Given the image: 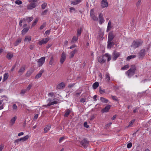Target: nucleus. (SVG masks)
<instances>
[{"label": "nucleus", "instance_id": "f257e3e1", "mask_svg": "<svg viewBox=\"0 0 151 151\" xmlns=\"http://www.w3.org/2000/svg\"><path fill=\"white\" fill-rule=\"evenodd\" d=\"M107 59L108 62L111 59V55L108 53H106L103 56L99 57L98 58V61L100 63H103L105 62Z\"/></svg>", "mask_w": 151, "mask_h": 151}, {"label": "nucleus", "instance_id": "f03ea898", "mask_svg": "<svg viewBox=\"0 0 151 151\" xmlns=\"http://www.w3.org/2000/svg\"><path fill=\"white\" fill-rule=\"evenodd\" d=\"M38 0H29L28 2L30 3L27 6V9L28 10L32 9L35 8L37 6V3Z\"/></svg>", "mask_w": 151, "mask_h": 151}, {"label": "nucleus", "instance_id": "7ed1b4c3", "mask_svg": "<svg viewBox=\"0 0 151 151\" xmlns=\"http://www.w3.org/2000/svg\"><path fill=\"white\" fill-rule=\"evenodd\" d=\"M136 69V67L135 65H131L130 68L126 72V75L128 76L129 75H133Z\"/></svg>", "mask_w": 151, "mask_h": 151}, {"label": "nucleus", "instance_id": "20e7f679", "mask_svg": "<svg viewBox=\"0 0 151 151\" xmlns=\"http://www.w3.org/2000/svg\"><path fill=\"white\" fill-rule=\"evenodd\" d=\"M143 41L142 40L134 41L132 42L131 45L132 47H133L134 48L138 47L139 46L142 45Z\"/></svg>", "mask_w": 151, "mask_h": 151}, {"label": "nucleus", "instance_id": "39448f33", "mask_svg": "<svg viewBox=\"0 0 151 151\" xmlns=\"http://www.w3.org/2000/svg\"><path fill=\"white\" fill-rule=\"evenodd\" d=\"M79 142L81 145V147H83L84 148H87L89 144V141L86 138L83 139L81 141H80Z\"/></svg>", "mask_w": 151, "mask_h": 151}, {"label": "nucleus", "instance_id": "423d86ee", "mask_svg": "<svg viewBox=\"0 0 151 151\" xmlns=\"http://www.w3.org/2000/svg\"><path fill=\"white\" fill-rule=\"evenodd\" d=\"M120 55L119 52H117L115 51H114L112 53V60L113 61H115Z\"/></svg>", "mask_w": 151, "mask_h": 151}, {"label": "nucleus", "instance_id": "0eeeda50", "mask_svg": "<svg viewBox=\"0 0 151 151\" xmlns=\"http://www.w3.org/2000/svg\"><path fill=\"white\" fill-rule=\"evenodd\" d=\"M145 51L144 49H142L140 50L138 53V57L139 59H142L145 55Z\"/></svg>", "mask_w": 151, "mask_h": 151}, {"label": "nucleus", "instance_id": "6e6552de", "mask_svg": "<svg viewBox=\"0 0 151 151\" xmlns=\"http://www.w3.org/2000/svg\"><path fill=\"white\" fill-rule=\"evenodd\" d=\"M37 60V63L38 66L39 67L41 66L45 62V57H42Z\"/></svg>", "mask_w": 151, "mask_h": 151}, {"label": "nucleus", "instance_id": "1a4fd4ad", "mask_svg": "<svg viewBox=\"0 0 151 151\" xmlns=\"http://www.w3.org/2000/svg\"><path fill=\"white\" fill-rule=\"evenodd\" d=\"M50 38L49 37H47L43 39L38 42V44L40 45H42V44H45L48 41L50 40Z\"/></svg>", "mask_w": 151, "mask_h": 151}, {"label": "nucleus", "instance_id": "9d476101", "mask_svg": "<svg viewBox=\"0 0 151 151\" xmlns=\"http://www.w3.org/2000/svg\"><path fill=\"white\" fill-rule=\"evenodd\" d=\"M90 16L91 18L94 21H97L98 20V18L96 17L94 13V9H91L90 11Z\"/></svg>", "mask_w": 151, "mask_h": 151}, {"label": "nucleus", "instance_id": "9b49d317", "mask_svg": "<svg viewBox=\"0 0 151 151\" xmlns=\"http://www.w3.org/2000/svg\"><path fill=\"white\" fill-rule=\"evenodd\" d=\"M66 58V55L64 52H63L61 54V57L60 60V63L62 64L65 61Z\"/></svg>", "mask_w": 151, "mask_h": 151}, {"label": "nucleus", "instance_id": "f8f14e48", "mask_svg": "<svg viewBox=\"0 0 151 151\" xmlns=\"http://www.w3.org/2000/svg\"><path fill=\"white\" fill-rule=\"evenodd\" d=\"M101 3V6L103 8L107 7L108 6V4L107 0H102Z\"/></svg>", "mask_w": 151, "mask_h": 151}, {"label": "nucleus", "instance_id": "ddd939ff", "mask_svg": "<svg viewBox=\"0 0 151 151\" xmlns=\"http://www.w3.org/2000/svg\"><path fill=\"white\" fill-rule=\"evenodd\" d=\"M114 37V35L112 32H109L108 35V41H111Z\"/></svg>", "mask_w": 151, "mask_h": 151}, {"label": "nucleus", "instance_id": "4468645a", "mask_svg": "<svg viewBox=\"0 0 151 151\" xmlns=\"http://www.w3.org/2000/svg\"><path fill=\"white\" fill-rule=\"evenodd\" d=\"M111 107V105H107L104 108L101 110V111L103 113L107 112L109 111Z\"/></svg>", "mask_w": 151, "mask_h": 151}, {"label": "nucleus", "instance_id": "2eb2a0df", "mask_svg": "<svg viewBox=\"0 0 151 151\" xmlns=\"http://www.w3.org/2000/svg\"><path fill=\"white\" fill-rule=\"evenodd\" d=\"M52 100L51 99L49 98L47 100V103H49V105L51 106L55 104H57L58 102L57 101H52Z\"/></svg>", "mask_w": 151, "mask_h": 151}, {"label": "nucleus", "instance_id": "dca6fc26", "mask_svg": "<svg viewBox=\"0 0 151 151\" xmlns=\"http://www.w3.org/2000/svg\"><path fill=\"white\" fill-rule=\"evenodd\" d=\"M25 68L26 66L25 65H23L21 66L18 72V73L19 75H22L24 72Z\"/></svg>", "mask_w": 151, "mask_h": 151}, {"label": "nucleus", "instance_id": "f3484780", "mask_svg": "<svg viewBox=\"0 0 151 151\" xmlns=\"http://www.w3.org/2000/svg\"><path fill=\"white\" fill-rule=\"evenodd\" d=\"M65 86V84L64 83L62 82L57 85L56 88L58 89H60L64 88Z\"/></svg>", "mask_w": 151, "mask_h": 151}, {"label": "nucleus", "instance_id": "a211bd4d", "mask_svg": "<svg viewBox=\"0 0 151 151\" xmlns=\"http://www.w3.org/2000/svg\"><path fill=\"white\" fill-rule=\"evenodd\" d=\"M33 19V18L32 17H26L23 19V22H30L32 21Z\"/></svg>", "mask_w": 151, "mask_h": 151}, {"label": "nucleus", "instance_id": "6ab92c4d", "mask_svg": "<svg viewBox=\"0 0 151 151\" xmlns=\"http://www.w3.org/2000/svg\"><path fill=\"white\" fill-rule=\"evenodd\" d=\"M13 56V54L12 52H9L7 53L6 57L8 60H10Z\"/></svg>", "mask_w": 151, "mask_h": 151}, {"label": "nucleus", "instance_id": "aec40b11", "mask_svg": "<svg viewBox=\"0 0 151 151\" xmlns=\"http://www.w3.org/2000/svg\"><path fill=\"white\" fill-rule=\"evenodd\" d=\"M99 23L100 24H102L104 21V20L103 17V14L101 13L99 15Z\"/></svg>", "mask_w": 151, "mask_h": 151}, {"label": "nucleus", "instance_id": "412c9836", "mask_svg": "<svg viewBox=\"0 0 151 151\" xmlns=\"http://www.w3.org/2000/svg\"><path fill=\"white\" fill-rule=\"evenodd\" d=\"M51 125L50 124L48 125L45 127L44 129V133H45L47 132L51 128Z\"/></svg>", "mask_w": 151, "mask_h": 151}, {"label": "nucleus", "instance_id": "4be33fe9", "mask_svg": "<svg viewBox=\"0 0 151 151\" xmlns=\"http://www.w3.org/2000/svg\"><path fill=\"white\" fill-rule=\"evenodd\" d=\"M107 43V48L109 49H110L111 47L113 46L114 45L113 42L109 41H108Z\"/></svg>", "mask_w": 151, "mask_h": 151}, {"label": "nucleus", "instance_id": "5701e85b", "mask_svg": "<svg viewBox=\"0 0 151 151\" xmlns=\"http://www.w3.org/2000/svg\"><path fill=\"white\" fill-rule=\"evenodd\" d=\"M49 55L50 57V59L49 63L50 65H52L54 62V55L52 54H50Z\"/></svg>", "mask_w": 151, "mask_h": 151}, {"label": "nucleus", "instance_id": "b1692460", "mask_svg": "<svg viewBox=\"0 0 151 151\" xmlns=\"http://www.w3.org/2000/svg\"><path fill=\"white\" fill-rule=\"evenodd\" d=\"M29 136L28 135H27L24 137H22L20 138L19 139L20 141H22L23 142L27 140L29 138Z\"/></svg>", "mask_w": 151, "mask_h": 151}, {"label": "nucleus", "instance_id": "393cba45", "mask_svg": "<svg viewBox=\"0 0 151 151\" xmlns=\"http://www.w3.org/2000/svg\"><path fill=\"white\" fill-rule=\"evenodd\" d=\"M22 39L20 38H18L17 40H16L15 42L14 43V46H17L21 42Z\"/></svg>", "mask_w": 151, "mask_h": 151}, {"label": "nucleus", "instance_id": "a878e982", "mask_svg": "<svg viewBox=\"0 0 151 151\" xmlns=\"http://www.w3.org/2000/svg\"><path fill=\"white\" fill-rule=\"evenodd\" d=\"M101 101L103 103H107L109 101L108 99H105L103 97H101L100 98Z\"/></svg>", "mask_w": 151, "mask_h": 151}, {"label": "nucleus", "instance_id": "bb28decb", "mask_svg": "<svg viewBox=\"0 0 151 151\" xmlns=\"http://www.w3.org/2000/svg\"><path fill=\"white\" fill-rule=\"evenodd\" d=\"M29 27H28L23 29L22 31V34L24 35L27 32L29 29Z\"/></svg>", "mask_w": 151, "mask_h": 151}, {"label": "nucleus", "instance_id": "cd10ccee", "mask_svg": "<svg viewBox=\"0 0 151 151\" xmlns=\"http://www.w3.org/2000/svg\"><path fill=\"white\" fill-rule=\"evenodd\" d=\"M77 52V50L75 49L73 51L70 52V57L71 58L73 57L75 54Z\"/></svg>", "mask_w": 151, "mask_h": 151}, {"label": "nucleus", "instance_id": "c85d7f7f", "mask_svg": "<svg viewBox=\"0 0 151 151\" xmlns=\"http://www.w3.org/2000/svg\"><path fill=\"white\" fill-rule=\"evenodd\" d=\"M65 114L64 116L65 117H67L71 112V111L69 109H67L65 111Z\"/></svg>", "mask_w": 151, "mask_h": 151}, {"label": "nucleus", "instance_id": "c756f323", "mask_svg": "<svg viewBox=\"0 0 151 151\" xmlns=\"http://www.w3.org/2000/svg\"><path fill=\"white\" fill-rule=\"evenodd\" d=\"M111 22L110 21H109L107 27L106 29L107 32H108L111 28Z\"/></svg>", "mask_w": 151, "mask_h": 151}, {"label": "nucleus", "instance_id": "7c9ffc66", "mask_svg": "<svg viewBox=\"0 0 151 151\" xmlns=\"http://www.w3.org/2000/svg\"><path fill=\"white\" fill-rule=\"evenodd\" d=\"M78 37H76L74 36L72 38L71 41V43H74L78 40Z\"/></svg>", "mask_w": 151, "mask_h": 151}, {"label": "nucleus", "instance_id": "2f4dec72", "mask_svg": "<svg viewBox=\"0 0 151 151\" xmlns=\"http://www.w3.org/2000/svg\"><path fill=\"white\" fill-rule=\"evenodd\" d=\"M99 83L98 82H96L94 83L92 85V87L93 89H96L99 86Z\"/></svg>", "mask_w": 151, "mask_h": 151}, {"label": "nucleus", "instance_id": "473e14b6", "mask_svg": "<svg viewBox=\"0 0 151 151\" xmlns=\"http://www.w3.org/2000/svg\"><path fill=\"white\" fill-rule=\"evenodd\" d=\"M34 70L33 69H31L28 71L26 74V76H30L34 72Z\"/></svg>", "mask_w": 151, "mask_h": 151}, {"label": "nucleus", "instance_id": "72a5a7b5", "mask_svg": "<svg viewBox=\"0 0 151 151\" xmlns=\"http://www.w3.org/2000/svg\"><path fill=\"white\" fill-rule=\"evenodd\" d=\"M129 68V65L128 64L124 65V66L122 67L121 70H126L128 69Z\"/></svg>", "mask_w": 151, "mask_h": 151}, {"label": "nucleus", "instance_id": "f704fd0d", "mask_svg": "<svg viewBox=\"0 0 151 151\" xmlns=\"http://www.w3.org/2000/svg\"><path fill=\"white\" fill-rule=\"evenodd\" d=\"M17 117L15 116L13 117L11 120V122L12 123V125H13L15 123V122L17 119Z\"/></svg>", "mask_w": 151, "mask_h": 151}, {"label": "nucleus", "instance_id": "c9c22d12", "mask_svg": "<svg viewBox=\"0 0 151 151\" xmlns=\"http://www.w3.org/2000/svg\"><path fill=\"white\" fill-rule=\"evenodd\" d=\"M81 33V28H79L77 29V35L78 37L79 36Z\"/></svg>", "mask_w": 151, "mask_h": 151}, {"label": "nucleus", "instance_id": "e433bc0d", "mask_svg": "<svg viewBox=\"0 0 151 151\" xmlns=\"http://www.w3.org/2000/svg\"><path fill=\"white\" fill-rule=\"evenodd\" d=\"M99 92L101 94H103L105 93V90L102 89L100 87L99 89Z\"/></svg>", "mask_w": 151, "mask_h": 151}, {"label": "nucleus", "instance_id": "4c0bfd02", "mask_svg": "<svg viewBox=\"0 0 151 151\" xmlns=\"http://www.w3.org/2000/svg\"><path fill=\"white\" fill-rule=\"evenodd\" d=\"M136 57V55H134L129 56L127 58V60H129L132 58H135Z\"/></svg>", "mask_w": 151, "mask_h": 151}, {"label": "nucleus", "instance_id": "58836bf2", "mask_svg": "<svg viewBox=\"0 0 151 151\" xmlns=\"http://www.w3.org/2000/svg\"><path fill=\"white\" fill-rule=\"evenodd\" d=\"M31 40V37H30L26 36L24 40V41L25 42L27 41H30Z\"/></svg>", "mask_w": 151, "mask_h": 151}, {"label": "nucleus", "instance_id": "ea45409f", "mask_svg": "<svg viewBox=\"0 0 151 151\" xmlns=\"http://www.w3.org/2000/svg\"><path fill=\"white\" fill-rule=\"evenodd\" d=\"M111 97L112 99L114 101H119V99L117 98L116 96H115L112 95Z\"/></svg>", "mask_w": 151, "mask_h": 151}, {"label": "nucleus", "instance_id": "a19ab883", "mask_svg": "<svg viewBox=\"0 0 151 151\" xmlns=\"http://www.w3.org/2000/svg\"><path fill=\"white\" fill-rule=\"evenodd\" d=\"M47 6V3H44L41 5L42 9H45Z\"/></svg>", "mask_w": 151, "mask_h": 151}, {"label": "nucleus", "instance_id": "79ce46f5", "mask_svg": "<svg viewBox=\"0 0 151 151\" xmlns=\"http://www.w3.org/2000/svg\"><path fill=\"white\" fill-rule=\"evenodd\" d=\"M135 121V120H132L129 123V125L128 126V127H131V126L134 123Z\"/></svg>", "mask_w": 151, "mask_h": 151}, {"label": "nucleus", "instance_id": "37998d69", "mask_svg": "<svg viewBox=\"0 0 151 151\" xmlns=\"http://www.w3.org/2000/svg\"><path fill=\"white\" fill-rule=\"evenodd\" d=\"M15 3L17 4L20 5L22 4V2L20 0H17L15 1Z\"/></svg>", "mask_w": 151, "mask_h": 151}, {"label": "nucleus", "instance_id": "c03bdc74", "mask_svg": "<svg viewBox=\"0 0 151 151\" xmlns=\"http://www.w3.org/2000/svg\"><path fill=\"white\" fill-rule=\"evenodd\" d=\"M105 81L108 82H109L110 80V77L109 76H105Z\"/></svg>", "mask_w": 151, "mask_h": 151}, {"label": "nucleus", "instance_id": "a18cd8bd", "mask_svg": "<svg viewBox=\"0 0 151 151\" xmlns=\"http://www.w3.org/2000/svg\"><path fill=\"white\" fill-rule=\"evenodd\" d=\"M48 12V10L47 9L45 10L44 11L42 12L41 13L42 15H46V14Z\"/></svg>", "mask_w": 151, "mask_h": 151}, {"label": "nucleus", "instance_id": "49530a36", "mask_svg": "<svg viewBox=\"0 0 151 151\" xmlns=\"http://www.w3.org/2000/svg\"><path fill=\"white\" fill-rule=\"evenodd\" d=\"M44 70H41L39 73H38L36 76H41L42 73L44 72Z\"/></svg>", "mask_w": 151, "mask_h": 151}, {"label": "nucleus", "instance_id": "de8ad7c7", "mask_svg": "<svg viewBox=\"0 0 151 151\" xmlns=\"http://www.w3.org/2000/svg\"><path fill=\"white\" fill-rule=\"evenodd\" d=\"M38 21V19H36L32 24V26H34L37 23Z\"/></svg>", "mask_w": 151, "mask_h": 151}, {"label": "nucleus", "instance_id": "09e8293b", "mask_svg": "<svg viewBox=\"0 0 151 151\" xmlns=\"http://www.w3.org/2000/svg\"><path fill=\"white\" fill-rule=\"evenodd\" d=\"M132 146V143L131 142H130L127 144V148H130Z\"/></svg>", "mask_w": 151, "mask_h": 151}, {"label": "nucleus", "instance_id": "8fccbe9b", "mask_svg": "<svg viewBox=\"0 0 151 151\" xmlns=\"http://www.w3.org/2000/svg\"><path fill=\"white\" fill-rule=\"evenodd\" d=\"M46 26L45 24H44L41 25L40 27V29L41 30L43 29Z\"/></svg>", "mask_w": 151, "mask_h": 151}, {"label": "nucleus", "instance_id": "3c124183", "mask_svg": "<svg viewBox=\"0 0 151 151\" xmlns=\"http://www.w3.org/2000/svg\"><path fill=\"white\" fill-rule=\"evenodd\" d=\"M83 125L86 128H88L89 127V125H88L87 123L86 122H85L84 123Z\"/></svg>", "mask_w": 151, "mask_h": 151}, {"label": "nucleus", "instance_id": "603ef678", "mask_svg": "<svg viewBox=\"0 0 151 151\" xmlns=\"http://www.w3.org/2000/svg\"><path fill=\"white\" fill-rule=\"evenodd\" d=\"M75 85V83H70L68 85V87L69 88H71L73 87Z\"/></svg>", "mask_w": 151, "mask_h": 151}, {"label": "nucleus", "instance_id": "864d4df0", "mask_svg": "<svg viewBox=\"0 0 151 151\" xmlns=\"http://www.w3.org/2000/svg\"><path fill=\"white\" fill-rule=\"evenodd\" d=\"M65 139V138L64 137H61L59 140V142L60 143L62 142V141H63Z\"/></svg>", "mask_w": 151, "mask_h": 151}, {"label": "nucleus", "instance_id": "5fc2aeb1", "mask_svg": "<svg viewBox=\"0 0 151 151\" xmlns=\"http://www.w3.org/2000/svg\"><path fill=\"white\" fill-rule=\"evenodd\" d=\"M20 141V140L19 139H17L15 140L14 143H15V145H18L19 142Z\"/></svg>", "mask_w": 151, "mask_h": 151}, {"label": "nucleus", "instance_id": "6e6d98bb", "mask_svg": "<svg viewBox=\"0 0 151 151\" xmlns=\"http://www.w3.org/2000/svg\"><path fill=\"white\" fill-rule=\"evenodd\" d=\"M26 91V90H22L21 91V92H20V93L21 95H23L25 93Z\"/></svg>", "mask_w": 151, "mask_h": 151}, {"label": "nucleus", "instance_id": "4d7b16f0", "mask_svg": "<svg viewBox=\"0 0 151 151\" xmlns=\"http://www.w3.org/2000/svg\"><path fill=\"white\" fill-rule=\"evenodd\" d=\"M12 108L13 110H16L17 108V106L16 104H14L12 106Z\"/></svg>", "mask_w": 151, "mask_h": 151}, {"label": "nucleus", "instance_id": "13d9d810", "mask_svg": "<svg viewBox=\"0 0 151 151\" xmlns=\"http://www.w3.org/2000/svg\"><path fill=\"white\" fill-rule=\"evenodd\" d=\"M32 85L31 84H29L27 88V90H29L32 87Z\"/></svg>", "mask_w": 151, "mask_h": 151}, {"label": "nucleus", "instance_id": "bf43d9fd", "mask_svg": "<svg viewBox=\"0 0 151 151\" xmlns=\"http://www.w3.org/2000/svg\"><path fill=\"white\" fill-rule=\"evenodd\" d=\"M23 22V20H20V21H19V26L20 27H21L22 26V23Z\"/></svg>", "mask_w": 151, "mask_h": 151}, {"label": "nucleus", "instance_id": "052dcab7", "mask_svg": "<svg viewBox=\"0 0 151 151\" xmlns=\"http://www.w3.org/2000/svg\"><path fill=\"white\" fill-rule=\"evenodd\" d=\"M8 78V76H4V78L3 79V81H5Z\"/></svg>", "mask_w": 151, "mask_h": 151}, {"label": "nucleus", "instance_id": "680f3d73", "mask_svg": "<svg viewBox=\"0 0 151 151\" xmlns=\"http://www.w3.org/2000/svg\"><path fill=\"white\" fill-rule=\"evenodd\" d=\"M48 95L51 96V97L52 96L54 95V93L52 92L49 93L48 94Z\"/></svg>", "mask_w": 151, "mask_h": 151}, {"label": "nucleus", "instance_id": "e2e57ef3", "mask_svg": "<svg viewBox=\"0 0 151 151\" xmlns=\"http://www.w3.org/2000/svg\"><path fill=\"white\" fill-rule=\"evenodd\" d=\"M112 123L110 122L108 124H107L106 125V128H108L109 126H110V125Z\"/></svg>", "mask_w": 151, "mask_h": 151}, {"label": "nucleus", "instance_id": "0e129e2a", "mask_svg": "<svg viewBox=\"0 0 151 151\" xmlns=\"http://www.w3.org/2000/svg\"><path fill=\"white\" fill-rule=\"evenodd\" d=\"M16 66V64H15V65L12 67L11 68V70L12 71L14 70L15 69Z\"/></svg>", "mask_w": 151, "mask_h": 151}, {"label": "nucleus", "instance_id": "69168bd1", "mask_svg": "<svg viewBox=\"0 0 151 151\" xmlns=\"http://www.w3.org/2000/svg\"><path fill=\"white\" fill-rule=\"evenodd\" d=\"M80 101L82 103H84L86 101V99L84 98H82L80 100Z\"/></svg>", "mask_w": 151, "mask_h": 151}, {"label": "nucleus", "instance_id": "338daca9", "mask_svg": "<svg viewBox=\"0 0 151 151\" xmlns=\"http://www.w3.org/2000/svg\"><path fill=\"white\" fill-rule=\"evenodd\" d=\"M72 4L74 5L77 4V3L76 2L75 0L72 1Z\"/></svg>", "mask_w": 151, "mask_h": 151}, {"label": "nucleus", "instance_id": "774afa93", "mask_svg": "<svg viewBox=\"0 0 151 151\" xmlns=\"http://www.w3.org/2000/svg\"><path fill=\"white\" fill-rule=\"evenodd\" d=\"M141 3V0H139L136 3V5L137 6H139Z\"/></svg>", "mask_w": 151, "mask_h": 151}]
</instances>
